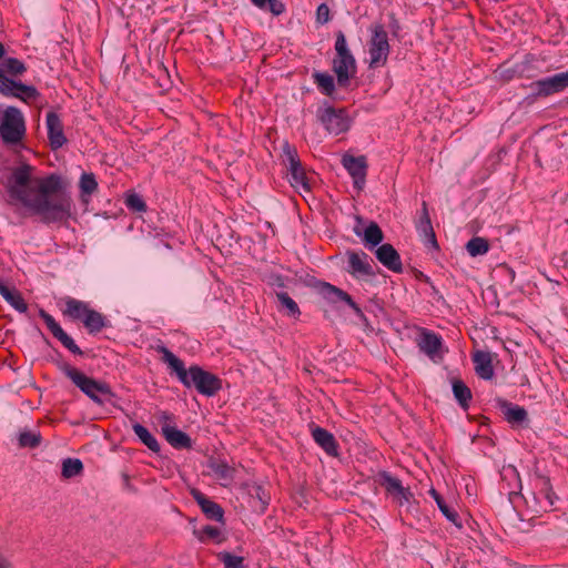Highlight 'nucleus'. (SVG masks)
Segmentation results:
<instances>
[{
  "label": "nucleus",
  "instance_id": "nucleus-1",
  "mask_svg": "<svg viewBox=\"0 0 568 568\" xmlns=\"http://www.w3.org/2000/svg\"><path fill=\"white\" fill-rule=\"evenodd\" d=\"M34 172L36 169L27 163L11 171L6 184L10 203L21 204L49 222L64 219L70 211V201L60 194V176L40 178Z\"/></svg>",
  "mask_w": 568,
  "mask_h": 568
},
{
  "label": "nucleus",
  "instance_id": "nucleus-2",
  "mask_svg": "<svg viewBox=\"0 0 568 568\" xmlns=\"http://www.w3.org/2000/svg\"><path fill=\"white\" fill-rule=\"evenodd\" d=\"M156 351L162 354V361L176 374L185 387H194L200 394L207 397L214 396L222 388V382L216 375L197 365H192L186 369L184 363L165 346H159Z\"/></svg>",
  "mask_w": 568,
  "mask_h": 568
},
{
  "label": "nucleus",
  "instance_id": "nucleus-3",
  "mask_svg": "<svg viewBox=\"0 0 568 568\" xmlns=\"http://www.w3.org/2000/svg\"><path fill=\"white\" fill-rule=\"evenodd\" d=\"M63 302V315L72 321H81L90 334H97L108 326L106 317L91 308L88 303L73 297H65Z\"/></svg>",
  "mask_w": 568,
  "mask_h": 568
},
{
  "label": "nucleus",
  "instance_id": "nucleus-4",
  "mask_svg": "<svg viewBox=\"0 0 568 568\" xmlns=\"http://www.w3.org/2000/svg\"><path fill=\"white\" fill-rule=\"evenodd\" d=\"M26 120L16 106L6 108L0 114V136L4 144L17 145L26 136Z\"/></svg>",
  "mask_w": 568,
  "mask_h": 568
},
{
  "label": "nucleus",
  "instance_id": "nucleus-5",
  "mask_svg": "<svg viewBox=\"0 0 568 568\" xmlns=\"http://www.w3.org/2000/svg\"><path fill=\"white\" fill-rule=\"evenodd\" d=\"M64 372L72 383L94 403L102 405L108 397L113 396L108 384L100 383L71 366H68Z\"/></svg>",
  "mask_w": 568,
  "mask_h": 568
},
{
  "label": "nucleus",
  "instance_id": "nucleus-6",
  "mask_svg": "<svg viewBox=\"0 0 568 568\" xmlns=\"http://www.w3.org/2000/svg\"><path fill=\"white\" fill-rule=\"evenodd\" d=\"M371 39L368 41L369 68L384 67L388 60L390 45L388 34L381 23H374L369 27Z\"/></svg>",
  "mask_w": 568,
  "mask_h": 568
},
{
  "label": "nucleus",
  "instance_id": "nucleus-7",
  "mask_svg": "<svg viewBox=\"0 0 568 568\" xmlns=\"http://www.w3.org/2000/svg\"><path fill=\"white\" fill-rule=\"evenodd\" d=\"M282 159L288 170L291 185L298 192H310L311 184L302 166L296 149L285 142Z\"/></svg>",
  "mask_w": 568,
  "mask_h": 568
},
{
  "label": "nucleus",
  "instance_id": "nucleus-8",
  "mask_svg": "<svg viewBox=\"0 0 568 568\" xmlns=\"http://www.w3.org/2000/svg\"><path fill=\"white\" fill-rule=\"evenodd\" d=\"M317 118L326 131L334 135L344 133L351 128V119L345 109H335L327 105L318 109Z\"/></svg>",
  "mask_w": 568,
  "mask_h": 568
},
{
  "label": "nucleus",
  "instance_id": "nucleus-9",
  "mask_svg": "<svg viewBox=\"0 0 568 568\" xmlns=\"http://www.w3.org/2000/svg\"><path fill=\"white\" fill-rule=\"evenodd\" d=\"M378 483L385 488L387 495H389L395 504L399 507H409L414 500V494L408 487H404L402 481L392 476L387 471L378 474Z\"/></svg>",
  "mask_w": 568,
  "mask_h": 568
},
{
  "label": "nucleus",
  "instance_id": "nucleus-10",
  "mask_svg": "<svg viewBox=\"0 0 568 568\" xmlns=\"http://www.w3.org/2000/svg\"><path fill=\"white\" fill-rule=\"evenodd\" d=\"M536 98H547L568 89V70L534 81L529 85Z\"/></svg>",
  "mask_w": 568,
  "mask_h": 568
},
{
  "label": "nucleus",
  "instance_id": "nucleus-11",
  "mask_svg": "<svg viewBox=\"0 0 568 568\" xmlns=\"http://www.w3.org/2000/svg\"><path fill=\"white\" fill-rule=\"evenodd\" d=\"M417 345L419 349L425 353L433 362H439L443 359V341L442 337L427 329H422Z\"/></svg>",
  "mask_w": 568,
  "mask_h": 568
},
{
  "label": "nucleus",
  "instance_id": "nucleus-12",
  "mask_svg": "<svg viewBox=\"0 0 568 568\" xmlns=\"http://www.w3.org/2000/svg\"><path fill=\"white\" fill-rule=\"evenodd\" d=\"M342 164L352 176L354 186L361 191L366 181V159L364 156L344 155Z\"/></svg>",
  "mask_w": 568,
  "mask_h": 568
},
{
  "label": "nucleus",
  "instance_id": "nucleus-13",
  "mask_svg": "<svg viewBox=\"0 0 568 568\" xmlns=\"http://www.w3.org/2000/svg\"><path fill=\"white\" fill-rule=\"evenodd\" d=\"M40 317L45 323L48 329L51 332V334L72 354L81 355L82 351L79 348V346L74 343V341L62 329V327L59 325V323L55 322V320L47 313L44 310H40L39 312Z\"/></svg>",
  "mask_w": 568,
  "mask_h": 568
},
{
  "label": "nucleus",
  "instance_id": "nucleus-14",
  "mask_svg": "<svg viewBox=\"0 0 568 568\" xmlns=\"http://www.w3.org/2000/svg\"><path fill=\"white\" fill-rule=\"evenodd\" d=\"M348 272L356 277H367L375 274L373 260L365 252H348Z\"/></svg>",
  "mask_w": 568,
  "mask_h": 568
},
{
  "label": "nucleus",
  "instance_id": "nucleus-15",
  "mask_svg": "<svg viewBox=\"0 0 568 568\" xmlns=\"http://www.w3.org/2000/svg\"><path fill=\"white\" fill-rule=\"evenodd\" d=\"M334 72L339 85H345L356 72V62L352 53L336 55L333 62Z\"/></svg>",
  "mask_w": 568,
  "mask_h": 568
},
{
  "label": "nucleus",
  "instance_id": "nucleus-16",
  "mask_svg": "<svg viewBox=\"0 0 568 568\" xmlns=\"http://www.w3.org/2000/svg\"><path fill=\"white\" fill-rule=\"evenodd\" d=\"M45 123L51 148L54 150L61 148L67 142V139L60 116L55 112H48Z\"/></svg>",
  "mask_w": 568,
  "mask_h": 568
},
{
  "label": "nucleus",
  "instance_id": "nucleus-17",
  "mask_svg": "<svg viewBox=\"0 0 568 568\" xmlns=\"http://www.w3.org/2000/svg\"><path fill=\"white\" fill-rule=\"evenodd\" d=\"M376 258L388 270L399 273L402 272V261L398 252L392 244H382L375 251Z\"/></svg>",
  "mask_w": 568,
  "mask_h": 568
},
{
  "label": "nucleus",
  "instance_id": "nucleus-18",
  "mask_svg": "<svg viewBox=\"0 0 568 568\" xmlns=\"http://www.w3.org/2000/svg\"><path fill=\"white\" fill-rule=\"evenodd\" d=\"M191 495L209 519L221 523L223 521L224 511L219 504L209 499L206 496H204L201 491L196 489H193L191 491Z\"/></svg>",
  "mask_w": 568,
  "mask_h": 568
},
{
  "label": "nucleus",
  "instance_id": "nucleus-19",
  "mask_svg": "<svg viewBox=\"0 0 568 568\" xmlns=\"http://www.w3.org/2000/svg\"><path fill=\"white\" fill-rule=\"evenodd\" d=\"M207 468L222 486H229L234 478V468L220 458H211Z\"/></svg>",
  "mask_w": 568,
  "mask_h": 568
},
{
  "label": "nucleus",
  "instance_id": "nucleus-20",
  "mask_svg": "<svg viewBox=\"0 0 568 568\" xmlns=\"http://www.w3.org/2000/svg\"><path fill=\"white\" fill-rule=\"evenodd\" d=\"M162 434L164 435L168 443L174 448H190L192 446L191 438L182 430L176 427L164 423L162 425Z\"/></svg>",
  "mask_w": 568,
  "mask_h": 568
},
{
  "label": "nucleus",
  "instance_id": "nucleus-21",
  "mask_svg": "<svg viewBox=\"0 0 568 568\" xmlns=\"http://www.w3.org/2000/svg\"><path fill=\"white\" fill-rule=\"evenodd\" d=\"M354 233L363 239L365 246L368 248L377 246L384 239V234L381 227L375 222H371L364 231H362L358 226H355Z\"/></svg>",
  "mask_w": 568,
  "mask_h": 568
},
{
  "label": "nucleus",
  "instance_id": "nucleus-22",
  "mask_svg": "<svg viewBox=\"0 0 568 568\" xmlns=\"http://www.w3.org/2000/svg\"><path fill=\"white\" fill-rule=\"evenodd\" d=\"M323 293L325 295V297L327 300H329L331 302H345L347 305H349L355 314L359 317H364V314L362 312V310L358 307V305L353 301L352 296L349 294H347L346 292L326 283L324 286H323Z\"/></svg>",
  "mask_w": 568,
  "mask_h": 568
},
{
  "label": "nucleus",
  "instance_id": "nucleus-23",
  "mask_svg": "<svg viewBox=\"0 0 568 568\" xmlns=\"http://www.w3.org/2000/svg\"><path fill=\"white\" fill-rule=\"evenodd\" d=\"M473 362L475 364V371L477 375L484 379H490L494 376V368L491 365L490 353L485 351H477L473 355Z\"/></svg>",
  "mask_w": 568,
  "mask_h": 568
},
{
  "label": "nucleus",
  "instance_id": "nucleus-24",
  "mask_svg": "<svg viewBox=\"0 0 568 568\" xmlns=\"http://www.w3.org/2000/svg\"><path fill=\"white\" fill-rule=\"evenodd\" d=\"M312 436L315 443L328 455L335 456L337 454V444L333 434L322 427H315L312 430Z\"/></svg>",
  "mask_w": 568,
  "mask_h": 568
},
{
  "label": "nucleus",
  "instance_id": "nucleus-25",
  "mask_svg": "<svg viewBox=\"0 0 568 568\" xmlns=\"http://www.w3.org/2000/svg\"><path fill=\"white\" fill-rule=\"evenodd\" d=\"M429 495L434 498L439 510L447 518V520H449L452 524H454L457 528L460 529L463 527V523L457 511L445 501V499L438 494L436 489L432 488L429 490Z\"/></svg>",
  "mask_w": 568,
  "mask_h": 568
},
{
  "label": "nucleus",
  "instance_id": "nucleus-26",
  "mask_svg": "<svg viewBox=\"0 0 568 568\" xmlns=\"http://www.w3.org/2000/svg\"><path fill=\"white\" fill-rule=\"evenodd\" d=\"M416 229L426 239H429V240H432L433 243H436L435 233L433 231V226H432V222H430L426 202H423V204H422L420 215L416 223Z\"/></svg>",
  "mask_w": 568,
  "mask_h": 568
},
{
  "label": "nucleus",
  "instance_id": "nucleus-27",
  "mask_svg": "<svg viewBox=\"0 0 568 568\" xmlns=\"http://www.w3.org/2000/svg\"><path fill=\"white\" fill-rule=\"evenodd\" d=\"M193 534L201 542L213 541L215 544H221L224 540L222 529L210 525L200 529H194Z\"/></svg>",
  "mask_w": 568,
  "mask_h": 568
},
{
  "label": "nucleus",
  "instance_id": "nucleus-28",
  "mask_svg": "<svg viewBox=\"0 0 568 568\" xmlns=\"http://www.w3.org/2000/svg\"><path fill=\"white\" fill-rule=\"evenodd\" d=\"M0 295L20 313H24L27 311L28 305L23 297L18 292L10 290L3 283H0Z\"/></svg>",
  "mask_w": 568,
  "mask_h": 568
},
{
  "label": "nucleus",
  "instance_id": "nucleus-29",
  "mask_svg": "<svg viewBox=\"0 0 568 568\" xmlns=\"http://www.w3.org/2000/svg\"><path fill=\"white\" fill-rule=\"evenodd\" d=\"M276 298L280 303L278 310L286 316L296 318L301 315L297 303L287 293L278 292L276 293Z\"/></svg>",
  "mask_w": 568,
  "mask_h": 568
},
{
  "label": "nucleus",
  "instance_id": "nucleus-30",
  "mask_svg": "<svg viewBox=\"0 0 568 568\" xmlns=\"http://www.w3.org/2000/svg\"><path fill=\"white\" fill-rule=\"evenodd\" d=\"M504 414L506 420L513 426H521L528 417L526 409L517 405H508L505 407Z\"/></svg>",
  "mask_w": 568,
  "mask_h": 568
},
{
  "label": "nucleus",
  "instance_id": "nucleus-31",
  "mask_svg": "<svg viewBox=\"0 0 568 568\" xmlns=\"http://www.w3.org/2000/svg\"><path fill=\"white\" fill-rule=\"evenodd\" d=\"M453 393L459 405L467 409L471 400V392L460 379L453 381Z\"/></svg>",
  "mask_w": 568,
  "mask_h": 568
},
{
  "label": "nucleus",
  "instance_id": "nucleus-32",
  "mask_svg": "<svg viewBox=\"0 0 568 568\" xmlns=\"http://www.w3.org/2000/svg\"><path fill=\"white\" fill-rule=\"evenodd\" d=\"M133 432L139 439L151 450L159 452L160 445L155 437L141 424L133 425Z\"/></svg>",
  "mask_w": 568,
  "mask_h": 568
},
{
  "label": "nucleus",
  "instance_id": "nucleus-33",
  "mask_svg": "<svg viewBox=\"0 0 568 568\" xmlns=\"http://www.w3.org/2000/svg\"><path fill=\"white\" fill-rule=\"evenodd\" d=\"M466 250L470 256L484 255L489 250V244L484 237H473L466 244Z\"/></svg>",
  "mask_w": 568,
  "mask_h": 568
},
{
  "label": "nucleus",
  "instance_id": "nucleus-34",
  "mask_svg": "<svg viewBox=\"0 0 568 568\" xmlns=\"http://www.w3.org/2000/svg\"><path fill=\"white\" fill-rule=\"evenodd\" d=\"M83 470V464L78 458H67L62 463V476L72 478L80 475Z\"/></svg>",
  "mask_w": 568,
  "mask_h": 568
},
{
  "label": "nucleus",
  "instance_id": "nucleus-35",
  "mask_svg": "<svg viewBox=\"0 0 568 568\" xmlns=\"http://www.w3.org/2000/svg\"><path fill=\"white\" fill-rule=\"evenodd\" d=\"M252 3L262 9L268 10L274 16H281L285 11V4L281 0H251Z\"/></svg>",
  "mask_w": 568,
  "mask_h": 568
},
{
  "label": "nucleus",
  "instance_id": "nucleus-36",
  "mask_svg": "<svg viewBox=\"0 0 568 568\" xmlns=\"http://www.w3.org/2000/svg\"><path fill=\"white\" fill-rule=\"evenodd\" d=\"M24 70H26V68H24L23 63L21 61H19L18 59L9 58V59L3 60L0 63V74H2V75H4V74H12V75L21 74L22 72H24Z\"/></svg>",
  "mask_w": 568,
  "mask_h": 568
},
{
  "label": "nucleus",
  "instance_id": "nucleus-37",
  "mask_svg": "<svg viewBox=\"0 0 568 568\" xmlns=\"http://www.w3.org/2000/svg\"><path fill=\"white\" fill-rule=\"evenodd\" d=\"M314 80H315V83L317 84V87L321 89V91L324 94L331 95L334 92L335 85H334V79L332 75H329L327 73L316 72V73H314Z\"/></svg>",
  "mask_w": 568,
  "mask_h": 568
},
{
  "label": "nucleus",
  "instance_id": "nucleus-38",
  "mask_svg": "<svg viewBox=\"0 0 568 568\" xmlns=\"http://www.w3.org/2000/svg\"><path fill=\"white\" fill-rule=\"evenodd\" d=\"M39 95L37 89L32 85H26L21 82H17V87L13 93L14 98H18L24 102L34 100Z\"/></svg>",
  "mask_w": 568,
  "mask_h": 568
},
{
  "label": "nucleus",
  "instance_id": "nucleus-39",
  "mask_svg": "<svg viewBox=\"0 0 568 568\" xmlns=\"http://www.w3.org/2000/svg\"><path fill=\"white\" fill-rule=\"evenodd\" d=\"M125 205L133 212H145L146 204L144 200L136 193L128 194L125 197Z\"/></svg>",
  "mask_w": 568,
  "mask_h": 568
},
{
  "label": "nucleus",
  "instance_id": "nucleus-40",
  "mask_svg": "<svg viewBox=\"0 0 568 568\" xmlns=\"http://www.w3.org/2000/svg\"><path fill=\"white\" fill-rule=\"evenodd\" d=\"M251 496L257 500V504L254 505V508L260 511H264L268 505L270 498L263 488L261 486L253 487L251 490Z\"/></svg>",
  "mask_w": 568,
  "mask_h": 568
},
{
  "label": "nucleus",
  "instance_id": "nucleus-41",
  "mask_svg": "<svg viewBox=\"0 0 568 568\" xmlns=\"http://www.w3.org/2000/svg\"><path fill=\"white\" fill-rule=\"evenodd\" d=\"M98 187L97 180L93 174H82L80 180V189L83 194L91 195Z\"/></svg>",
  "mask_w": 568,
  "mask_h": 568
},
{
  "label": "nucleus",
  "instance_id": "nucleus-42",
  "mask_svg": "<svg viewBox=\"0 0 568 568\" xmlns=\"http://www.w3.org/2000/svg\"><path fill=\"white\" fill-rule=\"evenodd\" d=\"M40 440V434L34 432H22L19 436V444L22 447H37Z\"/></svg>",
  "mask_w": 568,
  "mask_h": 568
},
{
  "label": "nucleus",
  "instance_id": "nucleus-43",
  "mask_svg": "<svg viewBox=\"0 0 568 568\" xmlns=\"http://www.w3.org/2000/svg\"><path fill=\"white\" fill-rule=\"evenodd\" d=\"M222 560L225 568H243V558L231 554H223Z\"/></svg>",
  "mask_w": 568,
  "mask_h": 568
},
{
  "label": "nucleus",
  "instance_id": "nucleus-44",
  "mask_svg": "<svg viewBox=\"0 0 568 568\" xmlns=\"http://www.w3.org/2000/svg\"><path fill=\"white\" fill-rule=\"evenodd\" d=\"M335 51H336V55H345V54L351 53V51L347 47L346 38H345L344 33L341 31L336 36Z\"/></svg>",
  "mask_w": 568,
  "mask_h": 568
},
{
  "label": "nucleus",
  "instance_id": "nucleus-45",
  "mask_svg": "<svg viewBox=\"0 0 568 568\" xmlns=\"http://www.w3.org/2000/svg\"><path fill=\"white\" fill-rule=\"evenodd\" d=\"M17 87V81L10 80L3 75L0 83V93L6 97H13Z\"/></svg>",
  "mask_w": 568,
  "mask_h": 568
},
{
  "label": "nucleus",
  "instance_id": "nucleus-46",
  "mask_svg": "<svg viewBox=\"0 0 568 568\" xmlns=\"http://www.w3.org/2000/svg\"><path fill=\"white\" fill-rule=\"evenodd\" d=\"M316 19L320 23H326L329 20V8L327 4L322 3L317 7Z\"/></svg>",
  "mask_w": 568,
  "mask_h": 568
},
{
  "label": "nucleus",
  "instance_id": "nucleus-47",
  "mask_svg": "<svg viewBox=\"0 0 568 568\" xmlns=\"http://www.w3.org/2000/svg\"><path fill=\"white\" fill-rule=\"evenodd\" d=\"M0 568H10L9 561L0 552Z\"/></svg>",
  "mask_w": 568,
  "mask_h": 568
},
{
  "label": "nucleus",
  "instance_id": "nucleus-48",
  "mask_svg": "<svg viewBox=\"0 0 568 568\" xmlns=\"http://www.w3.org/2000/svg\"><path fill=\"white\" fill-rule=\"evenodd\" d=\"M4 54V48H3V44L0 42V60L2 59Z\"/></svg>",
  "mask_w": 568,
  "mask_h": 568
},
{
  "label": "nucleus",
  "instance_id": "nucleus-49",
  "mask_svg": "<svg viewBox=\"0 0 568 568\" xmlns=\"http://www.w3.org/2000/svg\"><path fill=\"white\" fill-rule=\"evenodd\" d=\"M509 470H510L514 475H516V474H517V471H516V469H515V468H510Z\"/></svg>",
  "mask_w": 568,
  "mask_h": 568
}]
</instances>
